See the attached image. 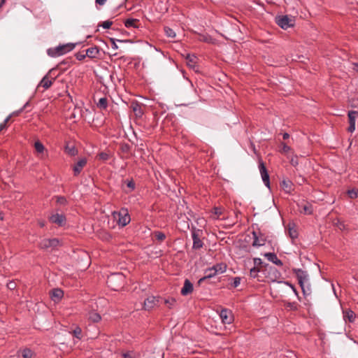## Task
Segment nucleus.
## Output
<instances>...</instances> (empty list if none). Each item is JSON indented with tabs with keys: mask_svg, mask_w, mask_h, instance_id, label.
<instances>
[{
	"mask_svg": "<svg viewBox=\"0 0 358 358\" xmlns=\"http://www.w3.org/2000/svg\"><path fill=\"white\" fill-rule=\"evenodd\" d=\"M126 282V277L122 273H111L108 276L106 283L109 288L114 291L120 290Z\"/></svg>",
	"mask_w": 358,
	"mask_h": 358,
	"instance_id": "nucleus-1",
	"label": "nucleus"
},
{
	"mask_svg": "<svg viewBox=\"0 0 358 358\" xmlns=\"http://www.w3.org/2000/svg\"><path fill=\"white\" fill-rule=\"evenodd\" d=\"M292 271L298 280L299 285L301 288L303 295L308 296L310 294L311 292L309 285L306 287L305 285V283L308 280V274L307 271L301 268H293Z\"/></svg>",
	"mask_w": 358,
	"mask_h": 358,
	"instance_id": "nucleus-2",
	"label": "nucleus"
},
{
	"mask_svg": "<svg viewBox=\"0 0 358 358\" xmlns=\"http://www.w3.org/2000/svg\"><path fill=\"white\" fill-rule=\"evenodd\" d=\"M80 43H69L59 45L55 48H49L47 50L48 55L50 57H55L63 55L73 50L75 47Z\"/></svg>",
	"mask_w": 358,
	"mask_h": 358,
	"instance_id": "nucleus-3",
	"label": "nucleus"
},
{
	"mask_svg": "<svg viewBox=\"0 0 358 358\" xmlns=\"http://www.w3.org/2000/svg\"><path fill=\"white\" fill-rule=\"evenodd\" d=\"M262 273L264 275L265 278H267L268 281L281 282V281H278V280L281 278L282 274L275 267L273 266H271L268 264L264 265V268H262Z\"/></svg>",
	"mask_w": 358,
	"mask_h": 358,
	"instance_id": "nucleus-4",
	"label": "nucleus"
},
{
	"mask_svg": "<svg viewBox=\"0 0 358 358\" xmlns=\"http://www.w3.org/2000/svg\"><path fill=\"white\" fill-rule=\"evenodd\" d=\"M113 216L117 220L118 225L121 227H125L131 221L128 210L125 208H122L119 212H113Z\"/></svg>",
	"mask_w": 358,
	"mask_h": 358,
	"instance_id": "nucleus-5",
	"label": "nucleus"
},
{
	"mask_svg": "<svg viewBox=\"0 0 358 358\" xmlns=\"http://www.w3.org/2000/svg\"><path fill=\"white\" fill-rule=\"evenodd\" d=\"M275 23L282 29H287L294 26L295 20L288 15H278L275 17Z\"/></svg>",
	"mask_w": 358,
	"mask_h": 358,
	"instance_id": "nucleus-6",
	"label": "nucleus"
},
{
	"mask_svg": "<svg viewBox=\"0 0 358 358\" xmlns=\"http://www.w3.org/2000/svg\"><path fill=\"white\" fill-rule=\"evenodd\" d=\"M55 69H50L48 73L42 78L38 87H43L45 90L49 89L57 76H55Z\"/></svg>",
	"mask_w": 358,
	"mask_h": 358,
	"instance_id": "nucleus-7",
	"label": "nucleus"
},
{
	"mask_svg": "<svg viewBox=\"0 0 358 358\" xmlns=\"http://www.w3.org/2000/svg\"><path fill=\"white\" fill-rule=\"evenodd\" d=\"M60 245L61 241L58 238H45L42 240L41 242L39 243V247L41 249H48L50 248L55 249Z\"/></svg>",
	"mask_w": 358,
	"mask_h": 358,
	"instance_id": "nucleus-8",
	"label": "nucleus"
},
{
	"mask_svg": "<svg viewBox=\"0 0 358 358\" xmlns=\"http://www.w3.org/2000/svg\"><path fill=\"white\" fill-rule=\"evenodd\" d=\"M259 169L261 173V176L264 185L268 187H270V177L267 171V169L265 166L264 162L262 160H259Z\"/></svg>",
	"mask_w": 358,
	"mask_h": 358,
	"instance_id": "nucleus-9",
	"label": "nucleus"
},
{
	"mask_svg": "<svg viewBox=\"0 0 358 358\" xmlns=\"http://www.w3.org/2000/svg\"><path fill=\"white\" fill-rule=\"evenodd\" d=\"M280 188L288 194H292L294 191V183L287 178H283L280 182Z\"/></svg>",
	"mask_w": 358,
	"mask_h": 358,
	"instance_id": "nucleus-10",
	"label": "nucleus"
},
{
	"mask_svg": "<svg viewBox=\"0 0 358 358\" xmlns=\"http://www.w3.org/2000/svg\"><path fill=\"white\" fill-rule=\"evenodd\" d=\"M220 317L224 324H231L234 321V315L231 310L227 308H222L220 313Z\"/></svg>",
	"mask_w": 358,
	"mask_h": 358,
	"instance_id": "nucleus-11",
	"label": "nucleus"
},
{
	"mask_svg": "<svg viewBox=\"0 0 358 358\" xmlns=\"http://www.w3.org/2000/svg\"><path fill=\"white\" fill-rule=\"evenodd\" d=\"M200 230H196V229H193L192 231V237L193 240V245L192 249L194 250H199L203 246V242L200 238L199 232Z\"/></svg>",
	"mask_w": 358,
	"mask_h": 358,
	"instance_id": "nucleus-12",
	"label": "nucleus"
},
{
	"mask_svg": "<svg viewBox=\"0 0 358 358\" xmlns=\"http://www.w3.org/2000/svg\"><path fill=\"white\" fill-rule=\"evenodd\" d=\"M50 222L57 224L59 227H63L66 224V218L64 214H53L49 217Z\"/></svg>",
	"mask_w": 358,
	"mask_h": 358,
	"instance_id": "nucleus-13",
	"label": "nucleus"
},
{
	"mask_svg": "<svg viewBox=\"0 0 358 358\" xmlns=\"http://www.w3.org/2000/svg\"><path fill=\"white\" fill-rule=\"evenodd\" d=\"M87 159L86 157H82L75 163L73 166V176H78L82 171L83 169L87 165Z\"/></svg>",
	"mask_w": 358,
	"mask_h": 358,
	"instance_id": "nucleus-14",
	"label": "nucleus"
},
{
	"mask_svg": "<svg viewBox=\"0 0 358 358\" xmlns=\"http://www.w3.org/2000/svg\"><path fill=\"white\" fill-rule=\"evenodd\" d=\"M122 189L126 194L134 192L136 189V183L132 178L122 180Z\"/></svg>",
	"mask_w": 358,
	"mask_h": 358,
	"instance_id": "nucleus-15",
	"label": "nucleus"
},
{
	"mask_svg": "<svg viewBox=\"0 0 358 358\" xmlns=\"http://www.w3.org/2000/svg\"><path fill=\"white\" fill-rule=\"evenodd\" d=\"M101 50L99 47L94 45L86 50V55L90 59H99L101 57Z\"/></svg>",
	"mask_w": 358,
	"mask_h": 358,
	"instance_id": "nucleus-16",
	"label": "nucleus"
},
{
	"mask_svg": "<svg viewBox=\"0 0 358 358\" xmlns=\"http://www.w3.org/2000/svg\"><path fill=\"white\" fill-rule=\"evenodd\" d=\"M136 117L141 118L144 114L143 105L136 101H132L130 106Z\"/></svg>",
	"mask_w": 358,
	"mask_h": 358,
	"instance_id": "nucleus-17",
	"label": "nucleus"
},
{
	"mask_svg": "<svg viewBox=\"0 0 358 358\" xmlns=\"http://www.w3.org/2000/svg\"><path fill=\"white\" fill-rule=\"evenodd\" d=\"M194 290L193 284L189 280L185 279L182 288L181 289L180 293L182 296H187L192 293Z\"/></svg>",
	"mask_w": 358,
	"mask_h": 358,
	"instance_id": "nucleus-18",
	"label": "nucleus"
},
{
	"mask_svg": "<svg viewBox=\"0 0 358 358\" xmlns=\"http://www.w3.org/2000/svg\"><path fill=\"white\" fill-rule=\"evenodd\" d=\"M157 302H158V299H157L155 296H149L144 301L143 308L145 310H150L155 307V306L157 304Z\"/></svg>",
	"mask_w": 358,
	"mask_h": 358,
	"instance_id": "nucleus-19",
	"label": "nucleus"
},
{
	"mask_svg": "<svg viewBox=\"0 0 358 358\" xmlns=\"http://www.w3.org/2000/svg\"><path fill=\"white\" fill-rule=\"evenodd\" d=\"M205 275L201 278L198 282V285H201L203 282L207 281L210 278L215 276L217 274L214 272V270L212 269V267L206 268L204 271Z\"/></svg>",
	"mask_w": 358,
	"mask_h": 358,
	"instance_id": "nucleus-20",
	"label": "nucleus"
},
{
	"mask_svg": "<svg viewBox=\"0 0 358 358\" xmlns=\"http://www.w3.org/2000/svg\"><path fill=\"white\" fill-rule=\"evenodd\" d=\"M264 257L268 261L271 262L272 263H273L274 264H275L277 266H282V265H283L282 262L278 258L276 254L274 253V252H267V253H265L264 254Z\"/></svg>",
	"mask_w": 358,
	"mask_h": 358,
	"instance_id": "nucleus-21",
	"label": "nucleus"
},
{
	"mask_svg": "<svg viewBox=\"0 0 358 358\" xmlns=\"http://www.w3.org/2000/svg\"><path fill=\"white\" fill-rule=\"evenodd\" d=\"M124 24L127 28H136L141 27L140 20L135 18H127L124 21Z\"/></svg>",
	"mask_w": 358,
	"mask_h": 358,
	"instance_id": "nucleus-22",
	"label": "nucleus"
},
{
	"mask_svg": "<svg viewBox=\"0 0 358 358\" xmlns=\"http://www.w3.org/2000/svg\"><path fill=\"white\" fill-rule=\"evenodd\" d=\"M34 355L33 351L29 348H24L19 350L17 352V356L18 358H32Z\"/></svg>",
	"mask_w": 358,
	"mask_h": 358,
	"instance_id": "nucleus-23",
	"label": "nucleus"
},
{
	"mask_svg": "<svg viewBox=\"0 0 358 358\" xmlns=\"http://www.w3.org/2000/svg\"><path fill=\"white\" fill-rule=\"evenodd\" d=\"M287 230L288 234L292 240L298 238L299 234L294 223H289Z\"/></svg>",
	"mask_w": 358,
	"mask_h": 358,
	"instance_id": "nucleus-24",
	"label": "nucleus"
},
{
	"mask_svg": "<svg viewBox=\"0 0 358 358\" xmlns=\"http://www.w3.org/2000/svg\"><path fill=\"white\" fill-rule=\"evenodd\" d=\"M64 296V292L59 288H55L50 292V296L53 301H59Z\"/></svg>",
	"mask_w": 358,
	"mask_h": 358,
	"instance_id": "nucleus-25",
	"label": "nucleus"
},
{
	"mask_svg": "<svg viewBox=\"0 0 358 358\" xmlns=\"http://www.w3.org/2000/svg\"><path fill=\"white\" fill-rule=\"evenodd\" d=\"M252 234L254 239L252 243V245L253 247H259L265 245V239L259 238L256 231H253Z\"/></svg>",
	"mask_w": 358,
	"mask_h": 358,
	"instance_id": "nucleus-26",
	"label": "nucleus"
},
{
	"mask_svg": "<svg viewBox=\"0 0 358 358\" xmlns=\"http://www.w3.org/2000/svg\"><path fill=\"white\" fill-rule=\"evenodd\" d=\"M71 64L72 61L70 59H66L57 65L56 68H55V71L58 69L61 71H64Z\"/></svg>",
	"mask_w": 358,
	"mask_h": 358,
	"instance_id": "nucleus-27",
	"label": "nucleus"
},
{
	"mask_svg": "<svg viewBox=\"0 0 358 358\" xmlns=\"http://www.w3.org/2000/svg\"><path fill=\"white\" fill-rule=\"evenodd\" d=\"M259 273H262V268L260 269V268L258 267H252L250 269V276L252 278H257L258 281H263L259 274Z\"/></svg>",
	"mask_w": 358,
	"mask_h": 358,
	"instance_id": "nucleus-28",
	"label": "nucleus"
},
{
	"mask_svg": "<svg viewBox=\"0 0 358 358\" xmlns=\"http://www.w3.org/2000/svg\"><path fill=\"white\" fill-rule=\"evenodd\" d=\"M227 264L224 263L216 264L215 265L212 266V269L214 270V272L217 274V273H223L227 270Z\"/></svg>",
	"mask_w": 358,
	"mask_h": 358,
	"instance_id": "nucleus-29",
	"label": "nucleus"
},
{
	"mask_svg": "<svg viewBox=\"0 0 358 358\" xmlns=\"http://www.w3.org/2000/svg\"><path fill=\"white\" fill-rule=\"evenodd\" d=\"M343 318L345 321L352 322L355 318V313L352 310H347L343 311Z\"/></svg>",
	"mask_w": 358,
	"mask_h": 358,
	"instance_id": "nucleus-30",
	"label": "nucleus"
},
{
	"mask_svg": "<svg viewBox=\"0 0 358 358\" xmlns=\"http://www.w3.org/2000/svg\"><path fill=\"white\" fill-rule=\"evenodd\" d=\"M185 59H186L187 64L189 67L194 68L195 64L196 63V56L187 54L186 57H185Z\"/></svg>",
	"mask_w": 358,
	"mask_h": 358,
	"instance_id": "nucleus-31",
	"label": "nucleus"
},
{
	"mask_svg": "<svg viewBox=\"0 0 358 358\" xmlns=\"http://www.w3.org/2000/svg\"><path fill=\"white\" fill-rule=\"evenodd\" d=\"M131 147L129 144H128L127 143H120V150L122 153L129 155L131 152Z\"/></svg>",
	"mask_w": 358,
	"mask_h": 358,
	"instance_id": "nucleus-32",
	"label": "nucleus"
},
{
	"mask_svg": "<svg viewBox=\"0 0 358 358\" xmlns=\"http://www.w3.org/2000/svg\"><path fill=\"white\" fill-rule=\"evenodd\" d=\"M89 320L92 322L96 323L101 321V317L99 313L92 311L89 313Z\"/></svg>",
	"mask_w": 358,
	"mask_h": 358,
	"instance_id": "nucleus-33",
	"label": "nucleus"
},
{
	"mask_svg": "<svg viewBox=\"0 0 358 358\" xmlns=\"http://www.w3.org/2000/svg\"><path fill=\"white\" fill-rule=\"evenodd\" d=\"M97 107L101 110H106L108 108V99L106 97H102L99 99L96 103Z\"/></svg>",
	"mask_w": 358,
	"mask_h": 358,
	"instance_id": "nucleus-34",
	"label": "nucleus"
},
{
	"mask_svg": "<svg viewBox=\"0 0 358 358\" xmlns=\"http://www.w3.org/2000/svg\"><path fill=\"white\" fill-rule=\"evenodd\" d=\"M110 157V155L109 152H101L97 154L96 158L98 159L99 160H101L102 162H106L107 160H108Z\"/></svg>",
	"mask_w": 358,
	"mask_h": 358,
	"instance_id": "nucleus-35",
	"label": "nucleus"
},
{
	"mask_svg": "<svg viewBox=\"0 0 358 358\" xmlns=\"http://www.w3.org/2000/svg\"><path fill=\"white\" fill-rule=\"evenodd\" d=\"M358 115V111L350 110L348 112V116L349 119V124H355V119Z\"/></svg>",
	"mask_w": 358,
	"mask_h": 358,
	"instance_id": "nucleus-36",
	"label": "nucleus"
},
{
	"mask_svg": "<svg viewBox=\"0 0 358 358\" xmlns=\"http://www.w3.org/2000/svg\"><path fill=\"white\" fill-rule=\"evenodd\" d=\"M110 41L111 42V47L114 50H117L118 48V46L116 44V41H118V42H120V43L131 42V40L115 39V38H110Z\"/></svg>",
	"mask_w": 358,
	"mask_h": 358,
	"instance_id": "nucleus-37",
	"label": "nucleus"
},
{
	"mask_svg": "<svg viewBox=\"0 0 358 358\" xmlns=\"http://www.w3.org/2000/svg\"><path fill=\"white\" fill-rule=\"evenodd\" d=\"M65 152L70 156H75L78 154V150L75 146H69L68 145L65 147Z\"/></svg>",
	"mask_w": 358,
	"mask_h": 358,
	"instance_id": "nucleus-38",
	"label": "nucleus"
},
{
	"mask_svg": "<svg viewBox=\"0 0 358 358\" xmlns=\"http://www.w3.org/2000/svg\"><path fill=\"white\" fill-rule=\"evenodd\" d=\"M164 32L167 37L174 38L176 36V32L169 27L165 26L164 27Z\"/></svg>",
	"mask_w": 358,
	"mask_h": 358,
	"instance_id": "nucleus-39",
	"label": "nucleus"
},
{
	"mask_svg": "<svg viewBox=\"0 0 358 358\" xmlns=\"http://www.w3.org/2000/svg\"><path fill=\"white\" fill-rule=\"evenodd\" d=\"M212 213L215 215V219H219L220 217L223 214V209L220 207H214L212 209Z\"/></svg>",
	"mask_w": 358,
	"mask_h": 358,
	"instance_id": "nucleus-40",
	"label": "nucleus"
},
{
	"mask_svg": "<svg viewBox=\"0 0 358 358\" xmlns=\"http://www.w3.org/2000/svg\"><path fill=\"white\" fill-rule=\"evenodd\" d=\"M154 236L156 240H157L159 242H162L166 238V235L164 232L160 231H156L154 232Z\"/></svg>",
	"mask_w": 358,
	"mask_h": 358,
	"instance_id": "nucleus-41",
	"label": "nucleus"
},
{
	"mask_svg": "<svg viewBox=\"0 0 358 358\" xmlns=\"http://www.w3.org/2000/svg\"><path fill=\"white\" fill-rule=\"evenodd\" d=\"M34 148L38 153L43 152L45 147L40 141H37L34 143Z\"/></svg>",
	"mask_w": 358,
	"mask_h": 358,
	"instance_id": "nucleus-42",
	"label": "nucleus"
},
{
	"mask_svg": "<svg viewBox=\"0 0 358 358\" xmlns=\"http://www.w3.org/2000/svg\"><path fill=\"white\" fill-rule=\"evenodd\" d=\"M72 334L74 337L80 340L82 338L81 328L78 326H76V328L72 331Z\"/></svg>",
	"mask_w": 358,
	"mask_h": 358,
	"instance_id": "nucleus-43",
	"label": "nucleus"
},
{
	"mask_svg": "<svg viewBox=\"0 0 358 358\" xmlns=\"http://www.w3.org/2000/svg\"><path fill=\"white\" fill-rule=\"evenodd\" d=\"M304 214L311 215L313 213V206L311 204L306 203L302 206Z\"/></svg>",
	"mask_w": 358,
	"mask_h": 358,
	"instance_id": "nucleus-44",
	"label": "nucleus"
},
{
	"mask_svg": "<svg viewBox=\"0 0 358 358\" xmlns=\"http://www.w3.org/2000/svg\"><path fill=\"white\" fill-rule=\"evenodd\" d=\"M253 262H254L253 267H258V268H260V269L264 268V265L266 264H264L262 260L258 257L254 258Z\"/></svg>",
	"mask_w": 358,
	"mask_h": 358,
	"instance_id": "nucleus-45",
	"label": "nucleus"
},
{
	"mask_svg": "<svg viewBox=\"0 0 358 358\" xmlns=\"http://www.w3.org/2000/svg\"><path fill=\"white\" fill-rule=\"evenodd\" d=\"M348 195L350 199H356L358 196V189L353 188L348 191Z\"/></svg>",
	"mask_w": 358,
	"mask_h": 358,
	"instance_id": "nucleus-46",
	"label": "nucleus"
},
{
	"mask_svg": "<svg viewBox=\"0 0 358 358\" xmlns=\"http://www.w3.org/2000/svg\"><path fill=\"white\" fill-rule=\"evenodd\" d=\"M113 22L110 21V20H106V21H104V22H100L99 24H98V27H102L103 29H110V27L112 26L113 24Z\"/></svg>",
	"mask_w": 358,
	"mask_h": 358,
	"instance_id": "nucleus-47",
	"label": "nucleus"
},
{
	"mask_svg": "<svg viewBox=\"0 0 358 358\" xmlns=\"http://www.w3.org/2000/svg\"><path fill=\"white\" fill-rule=\"evenodd\" d=\"M176 303V300L174 298H168L165 300V303L169 308H172Z\"/></svg>",
	"mask_w": 358,
	"mask_h": 358,
	"instance_id": "nucleus-48",
	"label": "nucleus"
},
{
	"mask_svg": "<svg viewBox=\"0 0 358 358\" xmlns=\"http://www.w3.org/2000/svg\"><path fill=\"white\" fill-rule=\"evenodd\" d=\"M280 145H282V149L280 152L284 154H287L288 152L291 150V148L287 145V143L284 142H281Z\"/></svg>",
	"mask_w": 358,
	"mask_h": 358,
	"instance_id": "nucleus-49",
	"label": "nucleus"
},
{
	"mask_svg": "<svg viewBox=\"0 0 358 358\" xmlns=\"http://www.w3.org/2000/svg\"><path fill=\"white\" fill-rule=\"evenodd\" d=\"M285 306L287 307V308H289L290 310H297V303H296L295 302H287Z\"/></svg>",
	"mask_w": 358,
	"mask_h": 358,
	"instance_id": "nucleus-50",
	"label": "nucleus"
},
{
	"mask_svg": "<svg viewBox=\"0 0 358 358\" xmlns=\"http://www.w3.org/2000/svg\"><path fill=\"white\" fill-rule=\"evenodd\" d=\"M11 115L8 116L3 121V122L0 124V131L3 130L7 127V123L10 120Z\"/></svg>",
	"mask_w": 358,
	"mask_h": 358,
	"instance_id": "nucleus-51",
	"label": "nucleus"
},
{
	"mask_svg": "<svg viewBox=\"0 0 358 358\" xmlns=\"http://www.w3.org/2000/svg\"><path fill=\"white\" fill-rule=\"evenodd\" d=\"M233 280H234V282L231 284V286L233 287L236 288L240 285L241 278L240 277H235L233 278Z\"/></svg>",
	"mask_w": 358,
	"mask_h": 358,
	"instance_id": "nucleus-52",
	"label": "nucleus"
},
{
	"mask_svg": "<svg viewBox=\"0 0 358 358\" xmlns=\"http://www.w3.org/2000/svg\"><path fill=\"white\" fill-rule=\"evenodd\" d=\"M75 57L76 58L79 60V61H82L83 59H85L86 57H87L86 55V53L85 54H83L82 52H77L76 55H75Z\"/></svg>",
	"mask_w": 358,
	"mask_h": 358,
	"instance_id": "nucleus-53",
	"label": "nucleus"
},
{
	"mask_svg": "<svg viewBox=\"0 0 358 358\" xmlns=\"http://www.w3.org/2000/svg\"><path fill=\"white\" fill-rule=\"evenodd\" d=\"M57 202L60 204L65 205L66 204L67 201L64 196H59L57 197Z\"/></svg>",
	"mask_w": 358,
	"mask_h": 358,
	"instance_id": "nucleus-54",
	"label": "nucleus"
},
{
	"mask_svg": "<svg viewBox=\"0 0 358 358\" xmlns=\"http://www.w3.org/2000/svg\"><path fill=\"white\" fill-rule=\"evenodd\" d=\"M101 238H102V239H103V240H106V241H110V240H111V238H112V236H111L110 234L107 233V232H103V236H102V237H101Z\"/></svg>",
	"mask_w": 358,
	"mask_h": 358,
	"instance_id": "nucleus-55",
	"label": "nucleus"
},
{
	"mask_svg": "<svg viewBox=\"0 0 358 358\" xmlns=\"http://www.w3.org/2000/svg\"><path fill=\"white\" fill-rule=\"evenodd\" d=\"M285 284H286L287 285L291 287V289H292L294 291V292L298 295V292L296 291L295 287L292 284L290 283L288 281H285L284 282Z\"/></svg>",
	"mask_w": 358,
	"mask_h": 358,
	"instance_id": "nucleus-56",
	"label": "nucleus"
},
{
	"mask_svg": "<svg viewBox=\"0 0 358 358\" xmlns=\"http://www.w3.org/2000/svg\"><path fill=\"white\" fill-rule=\"evenodd\" d=\"M355 129V124H349V127L348 128V131L349 132H353Z\"/></svg>",
	"mask_w": 358,
	"mask_h": 358,
	"instance_id": "nucleus-57",
	"label": "nucleus"
},
{
	"mask_svg": "<svg viewBox=\"0 0 358 358\" xmlns=\"http://www.w3.org/2000/svg\"><path fill=\"white\" fill-rule=\"evenodd\" d=\"M7 286L10 289H14L15 288V283L14 282H10Z\"/></svg>",
	"mask_w": 358,
	"mask_h": 358,
	"instance_id": "nucleus-58",
	"label": "nucleus"
},
{
	"mask_svg": "<svg viewBox=\"0 0 358 358\" xmlns=\"http://www.w3.org/2000/svg\"><path fill=\"white\" fill-rule=\"evenodd\" d=\"M23 111V108H20V110L13 112L10 115L12 116H17L20 113Z\"/></svg>",
	"mask_w": 358,
	"mask_h": 358,
	"instance_id": "nucleus-59",
	"label": "nucleus"
},
{
	"mask_svg": "<svg viewBox=\"0 0 358 358\" xmlns=\"http://www.w3.org/2000/svg\"><path fill=\"white\" fill-rule=\"evenodd\" d=\"M107 0H96L95 2L96 4L102 6L103 5Z\"/></svg>",
	"mask_w": 358,
	"mask_h": 358,
	"instance_id": "nucleus-60",
	"label": "nucleus"
},
{
	"mask_svg": "<svg viewBox=\"0 0 358 358\" xmlns=\"http://www.w3.org/2000/svg\"><path fill=\"white\" fill-rule=\"evenodd\" d=\"M289 138V134L288 133H286V132H285V133L282 134V138H283L284 140H287V139H288Z\"/></svg>",
	"mask_w": 358,
	"mask_h": 358,
	"instance_id": "nucleus-61",
	"label": "nucleus"
},
{
	"mask_svg": "<svg viewBox=\"0 0 358 358\" xmlns=\"http://www.w3.org/2000/svg\"><path fill=\"white\" fill-rule=\"evenodd\" d=\"M29 106V101H27V102L24 105V106H23L22 108H23V110H24V109H26Z\"/></svg>",
	"mask_w": 358,
	"mask_h": 358,
	"instance_id": "nucleus-62",
	"label": "nucleus"
},
{
	"mask_svg": "<svg viewBox=\"0 0 358 358\" xmlns=\"http://www.w3.org/2000/svg\"><path fill=\"white\" fill-rule=\"evenodd\" d=\"M6 0H1L0 1V8L3 6V5L6 3Z\"/></svg>",
	"mask_w": 358,
	"mask_h": 358,
	"instance_id": "nucleus-63",
	"label": "nucleus"
},
{
	"mask_svg": "<svg viewBox=\"0 0 358 358\" xmlns=\"http://www.w3.org/2000/svg\"><path fill=\"white\" fill-rule=\"evenodd\" d=\"M202 41L204 42H209L208 38L206 36H203V38H202Z\"/></svg>",
	"mask_w": 358,
	"mask_h": 358,
	"instance_id": "nucleus-64",
	"label": "nucleus"
}]
</instances>
